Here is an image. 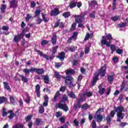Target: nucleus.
<instances>
[{"label":"nucleus","instance_id":"obj_30","mask_svg":"<svg viewBox=\"0 0 128 128\" xmlns=\"http://www.w3.org/2000/svg\"><path fill=\"white\" fill-rule=\"evenodd\" d=\"M30 94H26V98L25 99V102L26 104H30Z\"/></svg>","mask_w":128,"mask_h":128},{"label":"nucleus","instance_id":"obj_7","mask_svg":"<svg viewBox=\"0 0 128 128\" xmlns=\"http://www.w3.org/2000/svg\"><path fill=\"white\" fill-rule=\"evenodd\" d=\"M44 102L43 103V105H41V106H40L39 107V112L41 114H42V113H44V106H48V104L49 98L48 96H44Z\"/></svg>","mask_w":128,"mask_h":128},{"label":"nucleus","instance_id":"obj_8","mask_svg":"<svg viewBox=\"0 0 128 128\" xmlns=\"http://www.w3.org/2000/svg\"><path fill=\"white\" fill-rule=\"evenodd\" d=\"M58 108H59L62 109L66 112L69 110L68 106L66 103H58Z\"/></svg>","mask_w":128,"mask_h":128},{"label":"nucleus","instance_id":"obj_62","mask_svg":"<svg viewBox=\"0 0 128 128\" xmlns=\"http://www.w3.org/2000/svg\"><path fill=\"white\" fill-rule=\"evenodd\" d=\"M36 3L35 1H32L31 2V4H30L31 8H34V7H36Z\"/></svg>","mask_w":128,"mask_h":128},{"label":"nucleus","instance_id":"obj_2","mask_svg":"<svg viewBox=\"0 0 128 128\" xmlns=\"http://www.w3.org/2000/svg\"><path fill=\"white\" fill-rule=\"evenodd\" d=\"M107 70V64H104L102 66L100 70H98V73L95 74L94 78H93L92 82V86H96L98 80V76L100 74L101 76H104L106 74V71Z\"/></svg>","mask_w":128,"mask_h":128},{"label":"nucleus","instance_id":"obj_17","mask_svg":"<svg viewBox=\"0 0 128 128\" xmlns=\"http://www.w3.org/2000/svg\"><path fill=\"white\" fill-rule=\"evenodd\" d=\"M67 94L69 98L73 99L76 98V95L72 92H69L68 90H67Z\"/></svg>","mask_w":128,"mask_h":128},{"label":"nucleus","instance_id":"obj_12","mask_svg":"<svg viewBox=\"0 0 128 128\" xmlns=\"http://www.w3.org/2000/svg\"><path fill=\"white\" fill-rule=\"evenodd\" d=\"M36 92L37 97L38 98H40V84L36 86Z\"/></svg>","mask_w":128,"mask_h":128},{"label":"nucleus","instance_id":"obj_20","mask_svg":"<svg viewBox=\"0 0 128 128\" xmlns=\"http://www.w3.org/2000/svg\"><path fill=\"white\" fill-rule=\"evenodd\" d=\"M20 76L24 83L28 82V78H27L26 76H24V74H20Z\"/></svg>","mask_w":128,"mask_h":128},{"label":"nucleus","instance_id":"obj_21","mask_svg":"<svg viewBox=\"0 0 128 128\" xmlns=\"http://www.w3.org/2000/svg\"><path fill=\"white\" fill-rule=\"evenodd\" d=\"M106 37L107 39L109 40L108 42V43H109L110 46H108V47H110V44L112 43V40H113V38L112 37V35L110 33H108V35H106Z\"/></svg>","mask_w":128,"mask_h":128},{"label":"nucleus","instance_id":"obj_43","mask_svg":"<svg viewBox=\"0 0 128 128\" xmlns=\"http://www.w3.org/2000/svg\"><path fill=\"white\" fill-rule=\"evenodd\" d=\"M6 8V4H3L2 5L0 10L2 13H4V12H5V10Z\"/></svg>","mask_w":128,"mask_h":128},{"label":"nucleus","instance_id":"obj_32","mask_svg":"<svg viewBox=\"0 0 128 128\" xmlns=\"http://www.w3.org/2000/svg\"><path fill=\"white\" fill-rule=\"evenodd\" d=\"M106 124H110L112 121V118L110 116V115H108L106 117Z\"/></svg>","mask_w":128,"mask_h":128},{"label":"nucleus","instance_id":"obj_9","mask_svg":"<svg viewBox=\"0 0 128 128\" xmlns=\"http://www.w3.org/2000/svg\"><path fill=\"white\" fill-rule=\"evenodd\" d=\"M101 45H106V47L110 46V43H108V41L105 36H102V39L100 41Z\"/></svg>","mask_w":128,"mask_h":128},{"label":"nucleus","instance_id":"obj_25","mask_svg":"<svg viewBox=\"0 0 128 128\" xmlns=\"http://www.w3.org/2000/svg\"><path fill=\"white\" fill-rule=\"evenodd\" d=\"M3 84L4 86V88L7 90H11L8 82H3Z\"/></svg>","mask_w":128,"mask_h":128},{"label":"nucleus","instance_id":"obj_24","mask_svg":"<svg viewBox=\"0 0 128 128\" xmlns=\"http://www.w3.org/2000/svg\"><path fill=\"white\" fill-rule=\"evenodd\" d=\"M76 73L74 70L70 69V70H66V74L67 76H69L70 74H74Z\"/></svg>","mask_w":128,"mask_h":128},{"label":"nucleus","instance_id":"obj_29","mask_svg":"<svg viewBox=\"0 0 128 128\" xmlns=\"http://www.w3.org/2000/svg\"><path fill=\"white\" fill-rule=\"evenodd\" d=\"M89 5L95 7L96 5H98V1L96 0H92L91 2L89 3Z\"/></svg>","mask_w":128,"mask_h":128},{"label":"nucleus","instance_id":"obj_31","mask_svg":"<svg viewBox=\"0 0 128 128\" xmlns=\"http://www.w3.org/2000/svg\"><path fill=\"white\" fill-rule=\"evenodd\" d=\"M120 16H113L112 17H111L110 19L112 20V21H114V22H116V21H118V20H120Z\"/></svg>","mask_w":128,"mask_h":128},{"label":"nucleus","instance_id":"obj_57","mask_svg":"<svg viewBox=\"0 0 128 128\" xmlns=\"http://www.w3.org/2000/svg\"><path fill=\"white\" fill-rule=\"evenodd\" d=\"M74 124L75 126H76V127H78V126H79V121L78 120H77V119H74Z\"/></svg>","mask_w":128,"mask_h":128},{"label":"nucleus","instance_id":"obj_14","mask_svg":"<svg viewBox=\"0 0 128 128\" xmlns=\"http://www.w3.org/2000/svg\"><path fill=\"white\" fill-rule=\"evenodd\" d=\"M22 39V33L20 34H18L17 35H15L14 38V41L16 43L20 42V40Z\"/></svg>","mask_w":128,"mask_h":128},{"label":"nucleus","instance_id":"obj_52","mask_svg":"<svg viewBox=\"0 0 128 128\" xmlns=\"http://www.w3.org/2000/svg\"><path fill=\"white\" fill-rule=\"evenodd\" d=\"M32 16L30 14H27L26 17H25L26 21H30V19L32 18Z\"/></svg>","mask_w":128,"mask_h":128},{"label":"nucleus","instance_id":"obj_22","mask_svg":"<svg viewBox=\"0 0 128 128\" xmlns=\"http://www.w3.org/2000/svg\"><path fill=\"white\" fill-rule=\"evenodd\" d=\"M52 43L53 45H56L57 42V36L56 35H52Z\"/></svg>","mask_w":128,"mask_h":128},{"label":"nucleus","instance_id":"obj_64","mask_svg":"<svg viewBox=\"0 0 128 128\" xmlns=\"http://www.w3.org/2000/svg\"><path fill=\"white\" fill-rule=\"evenodd\" d=\"M116 52L119 54H121L123 52V50H122V49H117Z\"/></svg>","mask_w":128,"mask_h":128},{"label":"nucleus","instance_id":"obj_44","mask_svg":"<svg viewBox=\"0 0 128 128\" xmlns=\"http://www.w3.org/2000/svg\"><path fill=\"white\" fill-rule=\"evenodd\" d=\"M48 44H49V41H48V40H42L41 42L42 46H44V45H47Z\"/></svg>","mask_w":128,"mask_h":128},{"label":"nucleus","instance_id":"obj_40","mask_svg":"<svg viewBox=\"0 0 128 128\" xmlns=\"http://www.w3.org/2000/svg\"><path fill=\"white\" fill-rule=\"evenodd\" d=\"M12 128H24V125L23 124H16L13 126Z\"/></svg>","mask_w":128,"mask_h":128},{"label":"nucleus","instance_id":"obj_63","mask_svg":"<svg viewBox=\"0 0 128 128\" xmlns=\"http://www.w3.org/2000/svg\"><path fill=\"white\" fill-rule=\"evenodd\" d=\"M66 86H61L60 88V92H64L66 90Z\"/></svg>","mask_w":128,"mask_h":128},{"label":"nucleus","instance_id":"obj_10","mask_svg":"<svg viewBox=\"0 0 128 128\" xmlns=\"http://www.w3.org/2000/svg\"><path fill=\"white\" fill-rule=\"evenodd\" d=\"M94 118L96 120L97 122H102V121L103 120V116L101 114H96H96L94 115Z\"/></svg>","mask_w":128,"mask_h":128},{"label":"nucleus","instance_id":"obj_11","mask_svg":"<svg viewBox=\"0 0 128 128\" xmlns=\"http://www.w3.org/2000/svg\"><path fill=\"white\" fill-rule=\"evenodd\" d=\"M60 14V10L58 8H54L53 10L50 12V15L51 16H56V15H58Z\"/></svg>","mask_w":128,"mask_h":128},{"label":"nucleus","instance_id":"obj_50","mask_svg":"<svg viewBox=\"0 0 128 128\" xmlns=\"http://www.w3.org/2000/svg\"><path fill=\"white\" fill-rule=\"evenodd\" d=\"M32 115H28L26 117H25V120L26 122L30 121L32 118Z\"/></svg>","mask_w":128,"mask_h":128},{"label":"nucleus","instance_id":"obj_27","mask_svg":"<svg viewBox=\"0 0 128 128\" xmlns=\"http://www.w3.org/2000/svg\"><path fill=\"white\" fill-rule=\"evenodd\" d=\"M7 102V98H5V96H0V104H4V102Z\"/></svg>","mask_w":128,"mask_h":128},{"label":"nucleus","instance_id":"obj_23","mask_svg":"<svg viewBox=\"0 0 128 128\" xmlns=\"http://www.w3.org/2000/svg\"><path fill=\"white\" fill-rule=\"evenodd\" d=\"M108 80L110 84H112L114 80V76L112 74H110L107 76Z\"/></svg>","mask_w":128,"mask_h":128},{"label":"nucleus","instance_id":"obj_51","mask_svg":"<svg viewBox=\"0 0 128 128\" xmlns=\"http://www.w3.org/2000/svg\"><path fill=\"white\" fill-rule=\"evenodd\" d=\"M84 96H86L88 98L92 96V93L91 92H84Z\"/></svg>","mask_w":128,"mask_h":128},{"label":"nucleus","instance_id":"obj_46","mask_svg":"<svg viewBox=\"0 0 128 128\" xmlns=\"http://www.w3.org/2000/svg\"><path fill=\"white\" fill-rule=\"evenodd\" d=\"M116 0H113V3L112 4V10H115L116 8Z\"/></svg>","mask_w":128,"mask_h":128},{"label":"nucleus","instance_id":"obj_37","mask_svg":"<svg viewBox=\"0 0 128 128\" xmlns=\"http://www.w3.org/2000/svg\"><path fill=\"white\" fill-rule=\"evenodd\" d=\"M77 2H70L69 6L70 8V9H72V8H74L76 6Z\"/></svg>","mask_w":128,"mask_h":128},{"label":"nucleus","instance_id":"obj_56","mask_svg":"<svg viewBox=\"0 0 128 128\" xmlns=\"http://www.w3.org/2000/svg\"><path fill=\"white\" fill-rule=\"evenodd\" d=\"M70 124V122H68L64 125H63L62 126H60V127H59V128H68V126Z\"/></svg>","mask_w":128,"mask_h":128},{"label":"nucleus","instance_id":"obj_13","mask_svg":"<svg viewBox=\"0 0 128 128\" xmlns=\"http://www.w3.org/2000/svg\"><path fill=\"white\" fill-rule=\"evenodd\" d=\"M56 57L58 58L60 60H64L66 58V54L64 52H60L58 54V56H56Z\"/></svg>","mask_w":128,"mask_h":128},{"label":"nucleus","instance_id":"obj_61","mask_svg":"<svg viewBox=\"0 0 128 128\" xmlns=\"http://www.w3.org/2000/svg\"><path fill=\"white\" fill-rule=\"evenodd\" d=\"M92 128H96V120H92Z\"/></svg>","mask_w":128,"mask_h":128},{"label":"nucleus","instance_id":"obj_48","mask_svg":"<svg viewBox=\"0 0 128 128\" xmlns=\"http://www.w3.org/2000/svg\"><path fill=\"white\" fill-rule=\"evenodd\" d=\"M41 13V11L40 10L37 9L35 11V17H37L38 16H39Z\"/></svg>","mask_w":128,"mask_h":128},{"label":"nucleus","instance_id":"obj_36","mask_svg":"<svg viewBox=\"0 0 128 128\" xmlns=\"http://www.w3.org/2000/svg\"><path fill=\"white\" fill-rule=\"evenodd\" d=\"M78 35V32H74L72 35V39H74V40H76Z\"/></svg>","mask_w":128,"mask_h":128},{"label":"nucleus","instance_id":"obj_45","mask_svg":"<svg viewBox=\"0 0 128 128\" xmlns=\"http://www.w3.org/2000/svg\"><path fill=\"white\" fill-rule=\"evenodd\" d=\"M62 115V113L60 111H58L57 112H56V117H57V118H58L59 117L61 118Z\"/></svg>","mask_w":128,"mask_h":128},{"label":"nucleus","instance_id":"obj_26","mask_svg":"<svg viewBox=\"0 0 128 128\" xmlns=\"http://www.w3.org/2000/svg\"><path fill=\"white\" fill-rule=\"evenodd\" d=\"M27 31H28V27H26V28L22 30L21 32L22 39H24V35L26 36V32H27Z\"/></svg>","mask_w":128,"mask_h":128},{"label":"nucleus","instance_id":"obj_39","mask_svg":"<svg viewBox=\"0 0 128 128\" xmlns=\"http://www.w3.org/2000/svg\"><path fill=\"white\" fill-rule=\"evenodd\" d=\"M64 62H55V68H59L62 66Z\"/></svg>","mask_w":128,"mask_h":128},{"label":"nucleus","instance_id":"obj_55","mask_svg":"<svg viewBox=\"0 0 128 128\" xmlns=\"http://www.w3.org/2000/svg\"><path fill=\"white\" fill-rule=\"evenodd\" d=\"M115 114H116V111L114 108V110H112L110 112V117H114Z\"/></svg>","mask_w":128,"mask_h":128},{"label":"nucleus","instance_id":"obj_4","mask_svg":"<svg viewBox=\"0 0 128 128\" xmlns=\"http://www.w3.org/2000/svg\"><path fill=\"white\" fill-rule=\"evenodd\" d=\"M114 109L115 110V112H117V119L116 121L121 122V120L124 119V113H123V112H126V109H124V107L122 106V105H120V106H115L114 107Z\"/></svg>","mask_w":128,"mask_h":128},{"label":"nucleus","instance_id":"obj_28","mask_svg":"<svg viewBox=\"0 0 128 128\" xmlns=\"http://www.w3.org/2000/svg\"><path fill=\"white\" fill-rule=\"evenodd\" d=\"M76 25H77V22L75 21V22H74L72 24V26H71V28H70V30L74 31V30H76Z\"/></svg>","mask_w":128,"mask_h":128},{"label":"nucleus","instance_id":"obj_1","mask_svg":"<svg viewBox=\"0 0 128 128\" xmlns=\"http://www.w3.org/2000/svg\"><path fill=\"white\" fill-rule=\"evenodd\" d=\"M54 76L58 82H60L61 78H64V83L66 86H69V88H74L76 84H72V80H74V78L72 76H61L59 72H54Z\"/></svg>","mask_w":128,"mask_h":128},{"label":"nucleus","instance_id":"obj_34","mask_svg":"<svg viewBox=\"0 0 128 128\" xmlns=\"http://www.w3.org/2000/svg\"><path fill=\"white\" fill-rule=\"evenodd\" d=\"M10 104H16V100L14 98V96H10Z\"/></svg>","mask_w":128,"mask_h":128},{"label":"nucleus","instance_id":"obj_53","mask_svg":"<svg viewBox=\"0 0 128 128\" xmlns=\"http://www.w3.org/2000/svg\"><path fill=\"white\" fill-rule=\"evenodd\" d=\"M14 116H16V114L14 113L13 112H12L11 114L8 115V118L10 119H12Z\"/></svg>","mask_w":128,"mask_h":128},{"label":"nucleus","instance_id":"obj_49","mask_svg":"<svg viewBox=\"0 0 128 128\" xmlns=\"http://www.w3.org/2000/svg\"><path fill=\"white\" fill-rule=\"evenodd\" d=\"M68 100V96H66V94H64V96L62 98V102H67Z\"/></svg>","mask_w":128,"mask_h":128},{"label":"nucleus","instance_id":"obj_47","mask_svg":"<svg viewBox=\"0 0 128 128\" xmlns=\"http://www.w3.org/2000/svg\"><path fill=\"white\" fill-rule=\"evenodd\" d=\"M126 88V82H122L121 86H120V90L122 91L124 90Z\"/></svg>","mask_w":128,"mask_h":128},{"label":"nucleus","instance_id":"obj_33","mask_svg":"<svg viewBox=\"0 0 128 128\" xmlns=\"http://www.w3.org/2000/svg\"><path fill=\"white\" fill-rule=\"evenodd\" d=\"M60 96V92H57L56 94H55V96L52 100V102H56L58 100V98Z\"/></svg>","mask_w":128,"mask_h":128},{"label":"nucleus","instance_id":"obj_38","mask_svg":"<svg viewBox=\"0 0 128 128\" xmlns=\"http://www.w3.org/2000/svg\"><path fill=\"white\" fill-rule=\"evenodd\" d=\"M90 36H92V37H93V34H90V33H87L84 39V41H88V40H89Z\"/></svg>","mask_w":128,"mask_h":128},{"label":"nucleus","instance_id":"obj_58","mask_svg":"<svg viewBox=\"0 0 128 128\" xmlns=\"http://www.w3.org/2000/svg\"><path fill=\"white\" fill-rule=\"evenodd\" d=\"M76 48H77L76 47H74V46H71L70 47H69V48H68V50H70V52H74Z\"/></svg>","mask_w":128,"mask_h":128},{"label":"nucleus","instance_id":"obj_60","mask_svg":"<svg viewBox=\"0 0 128 128\" xmlns=\"http://www.w3.org/2000/svg\"><path fill=\"white\" fill-rule=\"evenodd\" d=\"M42 17L43 21H44L45 23H46L47 22H48V20L46 19L45 14H42Z\"/></svg>","mask_w":128,"mask_h":128},{"label":"nucleus","instance_id":"obj_19","mask_svg":"<svg viewBox=\"0 0 128 128\" xmlns=\"http://www.w3.org/2000/svg\"><path fill=\"white\" fill-rule=\"evenodd\" d=\"M2 30L6 31V32H4L5 35H8V34H10V32L8 31V30H9L8 26H6L5 25H4L3 26H2Z\"/></svg>","mask_w":128,"mask_h":128},{"label":"nucleus","instance_id":"obj_15","mask_svg":"<svg viewBox=\"0 0 128 128\" xmlns=\"http://www.w3.org/2000/svg\"><path fill=\"white\" fill-rule=\"evenodd\" d=\"M42 79L44 80V84H48L50 82V76L48 74H46V76H43Z\"/></svg>","mask_w":128,"mask_h":128},{"label":"nucleus","instance_id":"obj_54","mask_svg":"<svg viewBox=\"0 0 128 128\" xmlns=\"http://www.w3.org/2000/svg\"><path fill=\"white\" fill-rule=\"evenodd\" d=\"M126 125H128V123L126 122H121V123L119 124V126L122 127V128H124Z\"/></svg>","mask_w":128,"mask_h":128},{"label":"nucleus","instance_id":"obj_6","mask_svg":"<svg viewBox=\"0 0 128 128\" xmlns=\"http://www.w3.org/2000/svg\"><path fill=\"white\" fill-rule=\"evenodd\" d=\"M23 72L25 74H30V72H35L38 74H44V68H24L23 70Z\"/></svg>","mask_w":128,"mask_h":128},{"label":"nucleus","instance_id":"obj_41","mask_svg":"<svg viewBox=\"0 0 128 128\" xmlns=\"http://www.w3.org/2000/svg\"><path fill=\"white\" fill-rule=\"evenodd\" d=\"M81 108L82 109H88L90 108V106L88 103H84L82 106H81Z\"/></svg>","mask_w":128,"mask_h":128},{"label":"nucleus","instance_id":"obj_42","mask_svg":"<svg viewBox=\"0 0 128 128\" xmlns=\"http://www.w3.org/2000/svg\"><path fill=\"white\" fill-rule=\"evenodd\" d=\"M42 119H41L40 118H36V123L37 126L40 125V123H42Z\"/></svg>","mask_w":128,"mask_h":128},{"label":"nucleus","instance_id":"obj_59","mask_svg":"<svg viewBox=\"0 0 128 128\" xmlns=\"http://www.w3.org/2000/svg\"><path fill=\"white\" fill-rule=\"evenodd\" d=\"M90 18H95V11H92L91 13H90Z\"/></svg>","mask_w":128,"mask_h":128},{"label":"nucleus","instance_id":"obj_16","mask_svg":"<svg viewBox=\"0 0 128 128\" xmlns=\"http://www.w3.org/2000/svg\"><path fill=\"white\" fill-rule=\"evenodd\" d=\"M10 7L12 8L18 7V1H16V0H11L10 2Z\"/></svg>","mask_w":128,"mask_h":128},{"label":"nucleus","instance_id":"obj_3","mask_svg":"<svg viewBox=\"0 0 128 128\" xmlns=\"http://www.w3.org/2000/svg\"><path fill=\"white\" fill-rule=\"evenodd\" d=\"M58 48V46H55V47H52V54H51L50 56L42 53V51H40V50H38V49H34V52H38V54H39L41 56H42L43 58H44L46 60H53L54 58L55 57V54Z\"/></svg>","mask_w":128,"mask_h":128},{"label":"nucleus","instance_id":"obj_18","mask_svg":"<svg viewBox=\"0 0 128 128\" xmlns=\"http://www.w3.org/2000/svg\"><path fill=\"white\" fill-rule=\"evenodd\" d=\"M98 93L100 94H104L105 92L106 91V88H102V86H98Z\"/></svg>","mask_w":128,"mask_h":128},{"label":"nucleus","instance_id":"obj_5","mask_svg":"<svg viewBox=\"0 0 128 128\" xmlns=\"http://www.w3.org/2000/svg\"><path fill=\"white\" fill-rule=\"evenodd\" d=\"M85 12H82L80 15H73L72 16L74 18V20L76 23H78V28H84V24L82 23L84 22V17L86 15Z\"/></svg>","mask_w":128,"mask_h":128},{"label":"nucleus","instance_id":"obj_35","mask_svg":"<svg viewBox=\"0 0 128 128\" xmlns=\"http://www.w3.org/2000/svg\"><path fill=\"white\" fill-rule=\"evenodd\" d=\"M62 16L64 17V18H68L70 16V12L68 11L67 12H64V13H62Z\"/></svg>","mask_w":128,"mask_h":128}]
</instances>
